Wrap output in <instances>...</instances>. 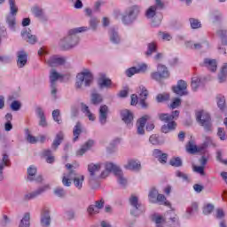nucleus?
<instances>
[{"mask_svg":"<svg viewBox=\"0 0 227 227\" xmlns=\"http://www.w3.org/2000/svg\"><path fill=\"white\" fill-rule=\"evenodd\" d=\"M90 29L88 27H80L72 28L68 31L67 36L64 39H61L59 43V45L62 51H70V49H74L76 45H79V36H77L78 33H84Z\"/></svg>","mask_w":227,"mask_h":227,"instance_id":"1","label":"nucleus"},{"mask_svg":"<svg viewBox=\"0 0 227 227\" xmlns=\"http://www.w3.org/2000/svg\"><path fill=\"white\" fill-rule=\"evenodd\" d=\"M72 180L74 187H76L78 191H81L84 182V176L77 174L75 170H70L67 176L62 177V184L65 187H70V185H72Z\"/></svg>","mask_w":227,"mask_h":227,"instance_id":"2","label":"nucleus"},{"mask_svg":"<svg viewBox=\"0 0 227 227\" xmlns=\"http://www.w3.org/2000/svg\"><path fill=\"white\" fill-rule=\"evenodd\" d=\"M92 82L93 74L91 71H90V69H84L82 72L76 75L75 88L77 90H81L83 84L86 88H88V86H91Z\"/></svg>","mask_w":227,"mask_h":227,"instance_id":"3","label":"nucleus"},{"mask_svg":"<svg viewBox=\"0 0 227 227\" xmlns=\"http://www.w3.org/2000/svg\"><path fill=\"white\" fill-rule=\"evenodd\" d=\"M196 121L200 127H203L205 132H212V117L210 114L203 110L199 111L196 113Z\"/></svg>","mask_w":227,"mask_h":227,"instance_id":"4","label":"nucleus"},{"mask_svg":"<svg viewBox=\"0 0 227 227\" xmlns=\"http://www.w3.org/2000/svg\"><path fill=\"white\" fill-rule=\"evenodd\" d=\"M139 6L137 5L129 7L121 18V22L124 24V26H130V24H134L135 20L139 15Z\"/></svg>","mask_w":227,"mask_h":227,"instance_id":"5","label":"nucleus"},{"mask_svg":"<svg viewBox=\"0 0 227 227\" xmlns=\"http://www.w3.org/2000/svg\"><path fill=\"white\" fill-rule=\"evenodd\" d=\"M169 77V71H168V67L162 64H159L156 72H153L151 74V79L153 81H162V79H168Z\"/></svg>","mask_w":227,"mask_h":227,"instance_id":"6","label":"nucleus"},{"mask_svg":"<svg viewBox=\"0 0 227 227\" xmlns=\"http://www.w3.org/2000/svg\"><path fill=\"white\" fill-rule=\"evenodd\" d=\"M129 204L132 206V210L130 211L131 215H141L145 212V207L139 202V199L134 195L129 198Z\"/></svg>","mask_w":227,"mask_h":227,"instance_id":"7","label":"nucleus"},{"mask_svg":"<svg viewBox=\"0 0 227 227\" xmlns=\"http://www.w3.org/2000/svg\"><path fill=\"white\" fill-rule=\"evenodd\" d=\"M58 79H63V75L57 72L56 69H51L50 73V82H51V93L54 98H57L56 93H58Z\"/></svg>","mask_w":227,"mask_h":227,"instance_id":"8","label":"nucleus"},{"mask_svg":"<svg viewBox=\"0 0 227 227\" xmlns=\"http://www.w3.org/2000/svg\"><path fill=\"white\" fill-rule=\"evenodd\" d=\"M121 118L128 129H130L134 125V114L129 109L121 110L120 112Z\"/></svg>","mask_w":227,"mask_h":227,"instance_id":"9","label":"nucleus"},{"mask_svg":"<svg viewBox=\"0 0 227 227\" xmlns=\"http://www.w3.org/2000/svg\"><path fill=\"white\" fill-rule=\"evenodd\" d=\"M51 190L50 184H44L41 187H39L35 192H32L30 193H27L24 196L25 201H29V200H35V198H38V196H41V194H43V192H46V191Z\"/></svg>","mask_w":227,"mask_h":227,"instance_id":"10","label":"nucleus"},{"mask_svg":"<svg viewBox=\"0 0 227 227\" xmlns=\"http://www.w3.org/2000/svg\"><path fill=\"white\" fill-rule=\"evenodd\" d=\"M100 169H102V164L101 163H90L88 165V171L90 173V179L89 182H94V180H97V177L98 173H100Z\"/></svg>","mask_w":227,"mask_h":227,"instance_id":"11","label":"nucleus"},{"mask_svg":"<svg viewBox=\"0 0 227 227\" xmlns=\"http://www.w3.org/2000/svg\"><path fill=\"white\" fill-rule=\"evenodd\" d=\"M187 82L184 80H179L176 86L172 87V90L176 95H179L180 97H184V95H187Z\"/></svg>","mask_w":227,"mask_h":227,"instance_id":"12","label":"nucleus"},{"mask_svg":"<svg viewBox=\"0 0 227 227\" xmlns=\"http://www.w3.org/2000/svg\"><path fill=\"white\" fill-rule=\"evenodd\" d=\"M178 116H180V111L176 110L173 111L171 114H159L158 118L160 121H164V123H169V121H175L173 120H178Z\"/></svg>","mask_w":227,"mask_h":227,"instance_id":"13","label":"nucleus"},{"mask_svg":"<svg viewBox=\"0 0 227 227\" xmlns=\"http://www.w3.org/2000/svg\"><path fill=\"white\" fill-rule=\"evenodd\" d=\"M150 115L146 114L137 121V134L138 136H145V127H146V121L150 120Z\"/></svg>","mask_w":227,"mask_h":227,"instance_id":"14","label":"nucleus"},{"mask_svg":"<svg viewBox=\"0 0 227 227\" xmlns=\"http://www.w3.org/2000/svg\"><path fill=\"white\" fill-rule=\"evenodd\" d=\"M148 70V66L146 64L138 65L137 67H129L126 70L127 77H132V75H136V74H145Z\"/></svg>","mask_w":227,"mask_h":227,"instance_id":"15","label":"nucleus"},{"mask_svg":"<svg viewBox=\"0 0 227 227\" xmlns=\"http://www.w3.org/2000/svg\"><path fill=\"white\" fill-rule=\"evenodd\" d=\"M106 171H103L101 173V175H100L101 178H106V176H107L109 175V173H114L115 175L119 171H121V168H120V167H118L114 163L108 162V163H106Z\"/></svg>","mask_w":227,"mask_h":227,"instance_id":"16","label":"nucleus"},{"mask_svg":"<svg viewBox=\"0 0 227 227\" xmlns=\"http://www.w3.org/2000/svg\"><path fill=\"white\" fill-rule=\"evenodd\" d=\"M47 65H49L51 68L54 67H59L61 65H65L67 63V59L64 57H58L57 55H54L51 57L47 61Z\"/></svg>","mask_w":227,"mask_h":227,"instance_id":"17","label":"nucleus"},{"mask_svg":"<svg viewBox=\"0 0 227 227\" xmlns=\"http://www.w3.org/2000/svg\"><path fill=\"white\" fill-rule=\"evenodd\" d=\"M17 67L18 68H24L27 65V53L24 51L17 52Z\"/></svg>","mask_w":227,"mask_h":227,"instance_id":"18","label":"nucleus"},{"mask_svg":"<svg viewBox=\"0 0 227 227\" xmlns=\"http://www.w3.org/2000/svg\"><path fill=\"white\" fill-rule=\"evenodd\" d=\"M107 114H109V106H107L106 105H102L99 107V123H101L102 125H106V123H107Z\"/></svg>","mask_w":227,"mask_h":227,"instance_id":"19","label":"nucleus"},{"mask_svg":"<svg viewBox=\"0 0 227 227\" xmlns=\"http://www.w3.org/2000/svg\"><path fill=\"white\" fill-rule=\"evenodd\" d=\"M141 92L139 94V105L142 109H148V104L146 103V98H148V90L146 87H140Z\"/></svg>","mask_w":227,"mask_h":227,"instance_id":"20","label":"nucleus"},{"mask_svg":"<svg viewBox=\"0 0 227 227\" xmlns=\"http://www.w3.org/2000/svg\"><path fill=\"white\" fill-rule=\"evenodd\" d=\"M200 67H205L210 72H215L217 70V61L212 59H204L203 62L200 64Z\"/></svg>","mask_w":227,"mask_h":227,"instance_id":"21","label":"nucleus"},{"mask_svg":"<svg viewBox=\"0 0 227 227\" xmlns=\"http://www.w3.org/2000/svg\"><path fill=\"white\" fill-rule=\"evenodd\" d=\"M51 211H49V209H43L41 214V226L49 227L51 226Z\"/></svg>","mask_w":227,"mask_h":227,"instance_id":"22","label":"nucleus"},{"mask_svg":"<svg viewBox=\"0 0 227 227\" xmlns=\"http://www.w3.org/2000/svg\"><path fill=\"white\" fill-rule=\"evenodd\" d=\"M98 84L99 88H109L111 84H113V82L111 81V79L107 78L106 73H99Z\"/></svg>","mask_w":227,"mask_h":227,"instance_id":"23","label":"nucleus"},{"mask_svg":"<svg viewBox=\"0 0 227 227\" xmlns=\"http://www.w3.org/2000/svg\"><path fill=\"white\" fill-rule=\"evenodd\" d=\"M10 166V156L8 154L4 153L3 158L0 160V182L4 180V176L3 175V169L4 167Z\"/></svg>","mask_w":227,"mask_h":227,"instance_id":"24","label":"nucleus"},{"mask_svg":"<svg viewBox=\"0 0 227 227\" xmlns=\"http://www.w3.org/2000/svg\"><path fill=\"white\" fill-rule=\"evenodd\" d=\"M125 169H129L130 171H139L141 169V163L135 160H129L127 164L124 165Z\"/></svg>","mask_w":227,"mask_h":227,"instance_id":"25","label":"nucleus"},{"mask_svg":"<svg viewBox=\"0 0 227 227\" xmlns=\"http://www.w3.org/2000/svg\"><path fill=\"white\" fill-rule=\"evenodd\" d=\"M63 139H65V135L63 134V131H59V133H57V135L53 140L51 148L53 150H58V147L59 146V145H61V143H63Z\"/></svg>","mask_w":227,"mask_h":227,"instance_id":"26","label":"nucleus"},{"mask_svg":"<svg viewBox=\"0 0 227 227\" xmlns=\"http://www.w3.org/2000/svg\"><path fill=\"white\" fill-rule=\"evenodd\" d=\"M31 31V29L29 28H25L22 32H21V36L23 38H27V42L28 43H31L32 45H34V43L36 42V35H31V33H29Z\"/></svg>","mask_w":227,"mask_h":227,"instance_id":"27","label":"nucleus"},{"mask_svg":"<svg viewBox=\"0 0 227 227\" xmlns=\"http://www.w3.org/2000/svg\"><path fill=\"white\" fill-rule=\"evenodd\" d=\"M93 145H95V141L93 140H88L82 146L81 149H79L76 152V155H80L82 157V155L85 154L86 152H88V150H90L91 148V146H93Z\"/></svg>","mask_w":227,"mask_h":227,"instance_id":"28","label":"nucleus"},{"mask_svg":"<svg viewBox=\"0 0 227 227\" xmlns=\"http://www.w3.org/2000/svg\"><path fill=\"white\" fill-rule=\"evenodd\" d=\"M81 111L89 118L90 121H95V115L92 114L91 111L90 110V106L84 103H81Z\"/></svg>","mask_w":227,"mask_h":227,"instance_id":"29","label":"nucleus"},{"mask_svg":"<svg viewBox=\"0 0 227 227\" xmlns=\"http://www.w3.org/2000/svg\"><path fill=\"white\" fill-rule=\"evenodd\" d=\"M81 134H82V125L81 124V122L78 121L76 122V125L73 129V136H74L73 141L74 142L77 141Z\"/></svg>","mask_w":227,"mask_h":227,"instance_id":"30","label":"nucleus"},{"mask_svg":"<svg viewBox=\"0 0 227 227\" xmlns=\"http://www.w3.org/2000/svg\"><path fill=\"white\" fill-rule=\"evenodd\" d=\"M109 36H110V42H112V43L118 44V43H120V42H121V39L120 38L118 32H116V30H114V28L110 29Z\"/></svg>","mask_w":227,"mask_h":227,"instance_id":"31","label":"nucleus"},{"mask_svg":"<svg viewBox=\"0 0 227 227\" xmlns=\"http://www.w3.org/2000/svg\"><path fill=\"white\" fill-rule=\"evenodd\" d=\"M216 104L221 111L226 109V98L223 94L216 95Z\"/></svg>","mask_w":227,"mask_h":227,"instance_id":"32","label":"nucleus"},{"mask_svg":"<svg viewBox=\"0 0 227 227\" xmlns=\"http://www.w3.org/2000/svg\"><path fill=\"white\" fill-rule=\"evenodd\" d=\"M167 123L168 124L161 126V132H163V134H168V132H171V130L176 129V123L175 121H168Z\"/></svg>","mask_w":227,"mask_h":227,"instance_id":"33","label":"nucleus"},{"mask_svg":"<svg viewBox=\"0 0 227 227\" xmlns=\"http://www.w3.org/2000/svg\"><path fill=\"white\" fill-rule=\"evenodd\" d=\"M90 102L93 106H98L104 102V98L99 93H92L90 98Z\"/></svg>","mask_w":227,"mask_h":227,"instance_id":"34","label":"nucleus"},{"mask_svg":"<svg viewBox=\"0 0 227 227\" xmlns=\"http://www.w3.org/2000/svg\"><path fill=\"white\" fill-rule=\"evenodd\" d=\"M36 171H37L36 167H35V165H31L27 170V180H28L29 182L35 181V176H36Z\"/></svg>","mask_w":227,"mask_h":227,"instance_id":"35","label":"nucleus"},{"mask_svg":"<svg viewBox=\"0 0 227 227\" xmlns=\"http://www.w3.org/2000/svg\"><path fill=\"white\" fill-rule=\"evenodd\" d=\"M227 78V63L223 64L220 74H218V81L219 82H226Z\"/></svg>","mask_w":227,"mask_h":227,"instance_id":"36","label":"nucleus"},{"mask_svg":"<svg viewBox=\"0 0 227 227\" xmlns=\"http://www.w3.org/2000/svg\"><path fill=\"white\" fill-rule=\"evenodd\" d=\"M115 176L117 177V181L120 185L122 187L127 185V178H125V176H123V171L121 169L115 174Z\"/></svg>","mask_w":227,"mask_h":227,"instance_id":"37","label":"nucleus"},{"mask_svg":"<svg viewBox=\"0 0 227 227\" xmlns=\"http://www.w3.org/2000/svg\"><path fill=\"white\" fill-rule=\"evenodd\" d=\"M25 136L27 143H30V145H36V143H38V139L31 135V131H29V129H25Z\"/></svg>","mask_w":227,"mask_h":227,"instance_id":"38","label":"nucleus"},{"mask_svg":"<svg viewBox=\"0 0 227 227\" xmlns=\"http://www.w3.org/2000/svg\"><path fill=\"white\" fill-rule=\"evenodd\" d=\"M6 24H8L10 29L15 31V25L17 24L15 15L10 14L9 16H7Z\"/></svg>","mask_w":227,"mask_h":227,"instance_id":"39","label":"nucleus"},{"mask_svg":"<svg viewBox=\"0 0 227 227\" xmlns=\"http://www.w3.org/2000/svg\"><path fill=\"white\" fill-rule=\"evenodd\" d=\"M168 225L169 227H180V219L178 218V215H175L174 216H171L168 221Z\"/></svg>","mask_w":227,"mask_h":227,"instance_id":"40","label":"nucleus"},{"mask_svg":"<svg viewBox=\"0 0 227 227\" xmlns=\"http://www.w3.org/2000/svg\"><path fill=\"white\" fill-rule=\"evenodd\" d=\"M31 219V215L29 213H26L24 217L21 219L19 227H29V221Z\"/></svg>","mask_w":227,"mask_h":227,"instance_id":"41","label":"nucleus"},{"mask_svg":"<svg viewBox=\"0 0 227 227\" xmlns=\"http://www.w3.org/2000/svg\"><path fill=\"white\" fill-rule=\"evenodd\" d=\"M160 203V205H165V207H171V203H169V201H168V200L166 199V196H164V194H159L156 197V203Z\"/></svg>","mask_w":227,"mask_h":227,"instance_id":"42","label":"nucleus"},{"mask_svg":"<svg viewBox=\"0 0 227 227\" xmlns=\"http://www.w3.org/2000/svg\"><path fill=\"white\" fill-rule=\"evenodd\" d=\"M149 201L150 203H157V196H159V191L157 189L153 188L149 192Z\"/></svg>","mask_w":227,"mask_h":227,"instance_id":"43","label":"nucleus"},{"mask_svg":"<svg viewBox=\"0 0 227 227\" xmlns=\"http://www.w3.org/2000/svg\"><path fill=\"white\" fill-rule=\"evenodd\" d=\"M155 15H157V7L153 5L147 9L145 12V17L147 19H153Z\"/></svg>","mask_w":227,"mask_h":227,"instance_id":"44","label":"nucleus"},{"mask_svg":"<svg viewBox=\"0 0 227 227\" xmlns=\"http://www.w3.org/2000/svg\"><path fill=\"white\" fill-rule=\"evenodd\" d=\"M200 82H201V79L199 76H193L192 78V91H197L198 88H200Z\"/></svg>","mask_w":227,"mask_h":227,"instance_id":"45","label":"nucleus"},{"mask_svg":"<svg viewBox=\"0 0 227 227\" xmlns=\"http://www.w3.org/2000/svg\"><path fill=\"white\" fill-rule=\"evenodd\" d=\"M189 22L192 29H200L201 27V21L200 20L190 18Z\"/></svg>","mask_w":227,"mask_h":227,"instance_id":"46","label":"nucleus"},{"mask_svg":"<svg viewBox=\"0 0 227 227\" xmlns=\"http://www.w3.org/2000/svg\"><path fill=\"white\" fill-rule=\"evenodd\" d=\"M169 164H170V166H173L174 168H182V166H183L182 159H180V157L172 158L169 160Z\"/></svg>","mask_w":227,"mask_h":227,"instance_id":"47","label":"nucleus"},{"mask_svg":"<svg viewBox=\"0 0 227 227\" xmlns=\"http://www.w3.org/2000/svg\"><path fill=\"white\" fill-rule=\"evenodd\" d=\"M153 52H157V44H155V43H150L147 45V51L145 52V56H152Z\"/></svg>","mask_w":227,"mask_h":227,"instance_id":"48","label":"nucleus"},{"mask_svg":"<svg viewBox=\"0 0 227 227\" xmlns=\"http://www.w3.org/2000/svg\"><path fill=\"white\" fill-rule=\"evenodd\" d=\"M52 118L54 121H56L59 125H61V112H59V109H56L52 111Z\"/></svg>","mask_w":227,"mask_h":227,"instance_id":"49","label":"nucleus"},{"mask_svg":"<svg viewBox=\"0 0 227 227\" xmlns=\"http://www.w3.org/2000/svg\"><path fill=\"white\" fill-rule=\"evenodd\" d=\"M10 13L11 15H17L19 8L15 4V0H9Z\"/></svg>","mask_w":227,"mask_h":227,"instance_id":"50","label":"nucleus"},{"mask_svg":"<svg viewBox=\"0 0 227 227\" xmlns=\"http://www.w3.org/2000/svg\"><path fill=\"white\" fill-rule=\"evenodd\" d=\"M217 35L222 40V45H227V30H218Z\"/></svg>","mask_w":227,"mask_h":227,"instance_id":"51","label":"nucleus"},{"mask_svg":"<svg viewBox=\"0 0 227 227\" xmlns=\"http://www.w3.org/2000/svg\"><path fill=\"white\" fill-rule=\"evenodd\" d=\"M87 213L90 217H93V215H95L97 214H100V211H98V209L96 208V207L94 205H90L87 207Z\"/></svg>","mask_w":227,"mask_h":227,"instance_id":"52","label":"nucleus"},{"mask_svg":"<svg viewBox=\"0 0 227 227\" xmlns=\"http://www.w3.org/2000/svg\"><path fill=\"white\" fill-rule=\"evenodd\" d=\"M54 195L58 196L59 198H65L67 196V192L65 191L64 188L61 187H57L53 191Z\"/></svg>","mask_w":227,"mask_h":227,"instance_id":"53","label":"nucleus"},{"mask_svg":"<svg viewBox=\"0 0 227 227\" xmlns=\"http://www.w3.org/2000/svg\"><path fill=\"white\" fill-rule=\"evenodd\" d=\"M195 212H198V204L193 202L191 207L187 208L186 214H188V215H192Z\"/></svg>","mask_w":227,"mask_h":227,"instance_id":"54","label":"nucleus"},{"mask_svg":"<svg viewBox=\"0 0 227 227\" xmlns=\"http://www.w3.org/2000/svg\"><path fill=\"white\" fill-rule=\"evenodd\" d=\"M186 150L189 153H196L198 152V147L192 144V141H189L188 145H186Z\"/></svg>","mask_w":227,"mask_h":227,"instance_id":"55","label":"nucleus"},{"mask_svg":"<svg viewBox=\"0 0 227 227\" xmlns=\"http://www.w3.org/2000/svg\"><path fill=\"white\" fill-rule=\"evenodd\" d=\"M156 100L157 102L160 103V102H166L168 100H169V94H158L156 97Z\"/></svg>","mask_w":227,"mask_h":227,"instance_id":"56","label":"nucleus"},{"mask_svg":"<svg viewBox=\"0 0 227 227\" xmlns=\"http://www.w3.org/2000/svg\"><path fill=\"white\" fill-rule=\"evenodd\" d=\"M176 176H177V178H182V180H184V182H190L189 176H187V174H185L180 170H177L176 172Z\"/></svg>","mask_w":227,"mask_h":227,"instance_id":"57","label":"nucleus"},{"mask_svg":"<svg viewBox=\"0 0 227 227\" xmlns=\"http://www.w3.org/2000/svg\"><path fill=\"white\" fill-rule=\"evenodd\" d=\"M193 171L194 173H198L199 175H200V176H205V167L194 165Z\"/></svg>","mask_w":227,"mask_h":227,"instance_id":"58","label":"nucleus"},{"mask_svg":"<svg viewBox=\"0 0 227 227\" xmlns=\"http://www.w3.org/2000/svg\"><path fill=\"white\" fill-rule=\"evenodd\" d=\"M32 13L35 15V17H43V10H42L40 7H33Z\"/></svg>","mask_w":227,"mask_h":227,"instance_id":"59","label":"nucleus"},{"mask_svg":"<svg viewBox=\"0 0 227 227\" xmlns=\"http://www.w3.org/2000/svg\"><path fill=\"white\" fill-rule=\"evenodd\" d=\"M104 205H106V201L104 200V199L96 200L94 202V206L96 207V208L98 209V212H100V210H102V208H104Z\"/></svg>","mask_w":227,"mask_h":227,"instance_id":"60","label":"nucleus"},{"mask_svg":"<svg viewBox=\"0 0 227 227\" xmlns=\"http://www.w3.org/2000/svg\"><path fill=\"white\" fill-rule=\"evenodd\" d=\"M217 136L221 141H226V132L224 131V129L218 128Z\"/></svg>","mask_w":227,"mask_h":227,"instance_id":"61","label":"nucleus"},{"mask_svg":"<svg viewBox=\"0 0 227 227\" xmlns=\"http://www.w3.org/2000/svg\"><path fill=\"white\" fill-rule=\"evenodd\" d=\"M213 211H214V205H212V204H207L203 208V214L205 215H208L212 214Z\"/></svg>","mask_w":227,"mask_h":227,"instance_id":"62","label":"nucleus"},{"mask_svg":"<svg viewBox=\"0 0 227 227\" xmlns=\"http://www.w3.org/2000/svg\"><path fill=\"white\" fill-rule=\"evenodd\" d=\"M216 160H218V162H221L222 164H224L225 166H227V160H223V151L218 150L216 152Z\"/></svg>","mask_w":227,"mask_h":227,"instance_id":"63","label":"nucleus"},{"mask_svg":"<svg viewBox=\"0 0 227 227\" xmlns=\"http://www.w3.org/2000/svg\"><path fill=\"white\" fill-rule=\"evenodd\" d=\"M20 107H22V105L17 100L12 101V103L11 104V109L12 111H20Z\"/></svg>","mask_w":227,"mask_h":227,"instance_id":"64","label":"nucleus"}]
</instances>
